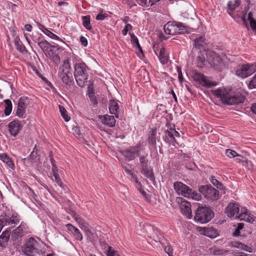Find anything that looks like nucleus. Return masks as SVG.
Returning a JSON list of instances; mask_svg holds the SVG:
<instances>
[{"mask_svg": "<svg viewBox=\"0 0 256 256\" xmlns=\"http://www.w3.org/2000/svg\"><path fill=\"white\" fill-rule=\"evenodd\" d=\"M205 39L203 36H200L198 38L194 40V44L195 47L198 49H200L203 48L205 44Z\"/></svg>", "mask_w": 256, "mask_h": 256, "instance_id": "obj_34", "label": "nucleus"}, {"mask_svg": "<svg viewBox=\"0 0 256 256\" xmlns=\"http://www.w3.org/2000/svg\"><path fill=\"white\" fill-rule=\"evenodd\" d=\"M8 126L10 134L14 136H16L22 128V126L18 120L12 121Z\"/></svg>", "mask_w": 256, "mask_h": 256, "instance_id": "obj_18", "label": "nucleus"}, {"mask_svg": "<svg viewBox=\"0 0 256 256\" xmlns=\"http://www.w3.org/2000/svg\"><path fill=\"white\" fill-rule=\"evenodd\" d=\"M0 220L6 226L14 227L20 220L19 215L16 212L6 209L0 215Z\"/></svg>", "mask_w": 256, "mask_h": 256, "instance_id": "obj_5", "label": "nucleus"}, {"mask_svg": "<svg viewBox=\"0 0 256 256\" xmlns=\"http://www.w3.org/2000/svg\"><path fill=\"white\" fill-rule=\"evenodd\" d=\"M73 132L76 136L78 135L80 136V130L78 128H73Z\"/></svg>", "mask_w": 256, "mask_h": 256, "instance_id": "obj_62", "label": "nucleus"}, {"mask_svg": "<svg viewBox=\"0 0 256 256\" xmlns=\"http://www.w3.org/2000/svg\"><path fill=\"white\" fill-rule=\"evenodd\" d=\"M47 57L50 58L56 64H58L60 62V58L57 54L50 49L45 54Z\"/></svg>", "mask_w": 256, "mask_h": 256, "instance_id": "obj_27", "label": "nucleus"}, {"mask_svg": "<svg viewBox=\"0 0 256 256\" xmlns=\"http://www.w3.org/2000/svg\"><path fill=\"white\" fill-rule=\"evenodd\" d=\"M211 182L216 186L218 188L222 189V184L214 177H212L210 179Z\"/></svg>", "mask_w": 256, "mask_h": 256, "instance_id": "obj_45", "label": "nucleus"}, {"mask_svg": "<svg viewBox=\"0 0 256 256\" xmlns=\"http://www.w3.org/2000/svg\"><path fill=\"white\" fill-rule=\"evenodd\" d=\"M4 102L6 105L4 113L6 116H8L10 114L12 110V104L11 101L8 99L4 100Z\"/></svg>", "mask_w": 256, "mask_h": 256, "instance_id": "obj_32", "label": "nucleus"}, {"mask_svg": "<svg viewBox=\"0 0 256 256\" xmlns=\"http://www.w3.org/2000/svg\"><path fill=\"white\" fill-rule=\"evenodd\" d=\"M30 233L28 226L22 222L20 225L13 230L11 234V240L16 242H20L23 236Z\"/></svg>", "mask_w": 256, "mask_h": 256, "instance_id": "obj_9", "label": "nucleus"}, {"mask_svg": "<svg viewBox=\"0 0 256 256\" xmlns=\"http://www.w3.org/2000/svg\"><path fill=\"white\" fill-rule=\"evenodd\" d=\"M250 27L254 31L256 32V21L251 22Z\"/></svg>", "mask_w": 256, "mask_h": 256, "instance_id": "obj_63", "label": "nucleus"}, {"mask_svg": "<svg viewBox=\"0 0 256 256\" xmlns=\"http://www.w3.org/2000/svg\"><path fill=\"white\" fill-rule=\"evenodd\" d=\"M10 232L8 230L4 231L0 236V246L2 248H5L7 245L10 240Z\"/></svg>", "mask_w": 256, "mask_h": 256, "instance_id": "obj_22", "label": "nucleus"}, {"mask_svg": "<svg viewBox=\"0 0 256 256\" xmlns=\"http://www.w3.org/2000/svg\"><path fill=\"white\" fill-rule=\"evenodd\" d=\"M119 109V106L116 101L112 100L110 102L109 110L110 114H114L116 118H118V112Z\"/></svg>", "mask_w": 256, "mask_h": 256, "instance_id": "obj_25", "label": "nucleus"}, {"mask_svg": "<svg viewBox=\"0 0 256 256\" xmlns=\"http://www.w3.org/2000/svg\"><path fill=\"white\" fill-rule=\"evenodd\" d=\"M206 56L207 61L214 69L220 70L224 66L222 59L215 52H206Z\"/></svg>", "mask_w": 256, "mask_h": 256, "instance_id": "obj_10", "label": "nucleus"}, {"mask_svg": "<svg viewBox=\"0 0 256 256\" xmlns=\"http://www.w3.org/2000/svg\"><path fill=\"white\" fill-rule=\"evenodd\" d=\"M80 41L84 46H86L88 45V40L85 37L82 36L80 38Z\"/></svg>", "mask_w": 256, "mask_h": 256, "instance_id": "obj_59", "label": "nucleus"}, {"mask_svg": "<svg viewBox=\"0 0 256 256\" xmlns=\"http://www.w3.org/2000/svg\"><path fill=\"white\" fill-rule=\"evenodd\" d=\"M140 166L142 167L143 166H147L148 160L144 156H141L140 158Z\"/></svg>", "mask_w": 256, "mask_h": 256, "instance_id": "obj_51", "label": "nucleus"}, {"mask_svg": "<svg viewBox=\"0 0 256 256\" xmlns=\"http://www.w3.org/2000/svg\"><path fill=\"white\" fill-rule=\"evenodd\" d=\"M102 120L104 124L109 127L114 126L116 124V120L113 116L105 115Z\"/></svg>", "mask_w": 256, "mask_h": 256, "instance_id": "obj_24", "label": "nucleus"}, {"mask_svg": "<svg viewBox=\"0 0 256 256\" xmlns=\"http://www.w3.org/2000/svg\"><path fill=\"white\" fill-rule=\"evenodd\" d=\"M142 168L141 172L147 178L152 182L154 180V176L152 168L147 166H143Z\"/></svg>", "mask_w": 256, "mask_h": 256, "instance_id": "obj_20", "label": "nucleus"}, {"mask_svg": "<svg viewBox=\"0 0 256 256\" xmlns=\"http://www.w3.org/2000/svg\"><path fill=\"white\" fill-rule=\"evenodd\" d=\"M160 47H161L160 46L157 44H155L153 45V50H154V53L156 54V56H158V50L160 49Z\"/></svg>", "mask_w": 256, "mask_h": 256, "instance_id": "obj_58", "label": "nucleus"}, {"mask_svg": "<svg viewBox=\"0 0 256 256\" xmlns=\"http://www.w3.org/2000/svg\"><path fill=\"white\" fill-rule=\"evenodd\" d=\"M107 16L108 14H106L100 13L98 14L96 16V20H104Z\"/></svg>", "mask_w": 256, "mask_h": 256, "instance_id": "obj_55", "label": "nucleus"}, {"mask_svg": "<svg viewBox=\"0 0 256 256\" xmlns=\"http://www.w3.org/2000/svg\"><path fill=\"white\" fill-rule=\"evenodd\" d=\"M68 60H65L60 68V75L64 83L69 84L73 81L72 74Z\"/></svg>", "mask_w": 256, "mask_h": 256, "instance_id": "obj_8", "label": "nucleus"}, {"mask_svg": "<svg viewBox=\"0 0 256 256\" xmlns=\"http://www.w3.org/2000/svg\"><path fill=\"white\" fill-rule=\"evenodd\" d=\"M66 227L78 240L81 241L82 240V235L78 228L70 224H66Z\"/></svg>", "mask_w": 256, "mask_h": 256, "instance_id": "obj_19", "label": "nucleus"}, {"mask_svg": "<svg viewBox=\"0 0 256 256\" xmlns=\"http://www.w3.org/2000/svg\"><path fill=\"white\" fill-rule=\"evenodd\" d=\"M72 217L82 230L84 231V230L90 228L88 224L78 214H74L72 216Z\"/></svg>", "mask_w": 256, "mask_h": 256, "instance_id": "obj_21", "label": "nucleus"}, {"mask_svg": "<svg viewBox=\"0 0 256 256\" xmlns=\"http://www.w3.org/2000/svg\"><path fill=\"white\" fill-rule=\"evenodd\" d=\"M164 251L168 254V256H172V249L170 246H166Z\"/></svg>", "mask_w": 256, "mask_h": 256, "instance_id": "obj_56", "label": "nucleus"}, {"mask_svg": "<svg viewBox=\"0 0 256 256\" xmlns=\"http://www.w3.org/2000/svg\"><path fill=\"white\" fill-rule=\"evenodd\" d=\"M248 87L250 89L256 88V74L252 78V79L250 82Z\"/></svg>", "mask_w": 256, "mask_h": 256, "instance_id": "obj_47", "label": "nucleus"}, {"mask_svg": "<svg viewBox=\"0 0 256 256\" xmlns=\"http://www.w3.org/2000/svg\"><path fill=\"white\" fill-rule=\"evenodd\" d=\"M38 44L45 54H46V52L49 50V48L52 46L46 40H42L40 42H38Z\"/></svg>", "mask_w": 256, "mask_h": 256, "instance_id": "obj_36", "label": "nucleus"}, {"mask_svg": "<svg viewBox=\"0 0 256 256\" xmlns=\"http://www.w3.org/2000/svg\"><path fill=\"white\" fill-rule=\"evenodd\" d=\"M14 44L16 48L20 52H23L25 51L26 48L18 36H16L14 38Z\"/></svg>", "mask_w": 256, "mask_h": 256, "instance_id": "obj_31", "label": "nucleus"}, {"mask_svg": "<svg viewBox=\"0 0 256 256\" xmlns=\"http://www.w3.org/2000/svg\"><path fill=\"white\" fill-rule=\"evenodd\" d=\"M212 94L216 98H220L224 104L236 105L242 103L244 96L239 92H232L231 90L220 88L212 90Z\"/></svg>", "mask_w": 256, "mask_h": 256, "instance_id": "obj_1", "label": "nucleus"}, {"mask_svg": "<svg viewBox=\"0 0 256 256\" xmlns=\"http://www.w3.org/2000/svg\"><path fill=\"white\" fill-rule=\"evenodd\" d=\"M16 115L21 118H25L26 109L24 108H19L18 106V108L16 112Z\"/></svg>", "mask_w": 256, "mask_h": 256, "instance_id": "obj_42", "label": "nucleus"}, {"mask_svg": "<svg viewBox=\"0 0 256 256\" xmlns=\"http://www.w3.org/2000/svg\"><path fill=\"white\" fill-rule=\"evenodd\" d=\"M141 150H142L141 147L140 146H137L122 150L121 152L128 161H130L139 156L141 154Z\"/></svg>", "mask_w": 256, "mask_h": 256, "instance_id": "obj_14", "label": "nucleus"}, {"mask_svg": "<svg viewBox=\"0 0 256 256\" xmlns=\"http://www.w3.org/2000/svg\"><path fill=\"white\" fill-rule=\"evenodd\" d=\"M0 160L6 163L8 168H14L15 166L12 159L6 153L0 154Z\"/></svg>", "mask_w": 256, "mask_h": 256, "instance_id": "obj_26", "label": "nucleus"}, {"mask_svg": "<svg viewBox=\"0 0 256 256\" xmlns=\"http://www.w3.org/2000/svg\"><path fill=\"white\" fill-rule=\"evenodd\" d=\"M107 256H122L118 251L115 250L112 246H108L106 252Z\"/></svg>", "mask_w": 256, "mask_h": 256, "instance_id": "obj_35", "label": "nucleus"}, {"mask_svg": "<svg viewBox=\"0 0 256 256\" xmlns=\"http://www.w3.org/2000/svg\"><path fill=\"white\" fill-rule=\"evenodd\" d=\"M142 187H140V186H136V188L137 189L140 191V192L141 193V194L144 196L146 200H148V197L147 196L146 192H144V190H142Z\"/></svg>", "mask_w": 256, "mask_h": 256, "instance_id": "obj_54", "label": "nucleus"}, {"mask_svg": "<svg viewBox=\"0 0 256 256\" xmlns=\"http://www.w3.org/2000/svg\"><path fill=\"white\" fill-rule=\"evenodd\" d=\"M89 98L91 100V102L94 104H96L98 102H97V100L96 98V96H94V94L92 92V93H89Z\"/></svg>", "mask_w": 256, "mask_h": 256, "instance_id": "obj_57", "label": "nucleus"}, {"mask_svg": "<svg viewBox=\"0 0 256 256\" xmlns=\"http://www.w3.org/2000/svg\"><path fill=\"white\" fill-rule=\"evenodd\" d=\"M234 255V256H249L248 254L242 252H236Z\"/></svg>", "mask_w": 256, "mask_h": 256, "instance_id": "obj_64", "label": "nucleus"}, {"mask_svg": "<svg viewBox=\"0 0 256 256\" xmlns=\"http://www.w3.org/2000/svg\"><path fill=\"white\" fill-rule=\"evenodd\" d=\"M82 25L87 30H90L92 29L90 25V16H82Z\"/></svg>", "mask_w": 256, "mask_h": 256, "instance_id": "obj_33", "label": "nucleus"}, {"mask_svg": "<svg viewBox=\"0 0 256 256\" xmlns=\"http://www.w3.org/2000/svg\"><path fill=\"white\" fill-rule=\"evenodd\" d=\"M177 70L178 72V78L179 80L182 83L184 81V78H183L181 68L179 67H177Z\"/></svg>", "mask_w": 256, "mask_h": 256, "instance_id": "obj_53", "label": "nucleus"}, {"mask_svg": "<svg viewBox=\"0 0 256 256\" xmlns=\"http://www.w3.org/2000/svg\"><path fill=\"white\" fill-rule=\"evenodd\" d=\"M138 4L143 6H146L147 4L148 3V0H138Z\"/></svg>", "mask_w": 256, "mask_h": 256, "instance_id": "obj_61", "label": "nucleus"}, {"mask_svg": "<svg viewBox=\"0 0 256 256\" xmlns=\"http://www.w3.org/2000/svg\"><path fill=\"white\" fill-rule=\"evenodd\" d=\"M205 60L200 56L197 57V66L200 68H202L204 65Z\"/></svg>", "mask_w": 256, "mask_h": 256, "instance_id": "obj_49", "label": "nucleus"}, {"mask_svg": "<svg viewBox=\"0 0 256 256\" xmlns=\"http://www.w3.org/2000/svg\"><path fill=\"white\" fill-rule=\"evenodd\" d=\"M58 108H59L60 112L61 114V116H62V117L64 118V119L66 122H68L70 120V118L66 114V110L64 108L63 106H62L60 105L58 106Z\"/></svg>", "mask_w": 256, "mask_h": 256, "instance_id": "obj_40", "label": "nucleus"}, {"mask_svg": "<svg viewBox=\"0 0 256 256\" xmlns=\"http://www.w3.org/2000/svg\"><path fill=\"white\" fill-rule=\"evenodd\" d=\"M156 130H152L151 132H150L148 138V141L151 144H156Z\"/></svg>", "mask_w": 256, "mask_h": 256, "instance_id": "obj_39", "label": "nucleus"}, {"mask_svg": "<svg viewBox=\"0 0 256 256\" xmlns=\"http://www.w3.org/2000/svg\"><path fill=\"white\" fill-rule=\"evenodd\" d=\"M49 156L50 158V160L52 166V170H58L56 165V160H54L52 156V152H50L49 153Z\"/></svg>", "mask_w": 256, "mask_h": 256, "instance_id": "obj_46", "label": "nucleus"}, {"mask_svg": "<svg viewBox=\"0 0 256 256\" xmlns=\"http://www.w3.org/2000/svg\"><path fill=\"white\" fill-rule=\"evenodd\" d=\"M164 30L168 34H177L188 32V27L181 22H169L164 26Z\"/></svg>", "mask_w": 256, "mask_h": 256, "instance_id": "obj_6", "label": "nucleus"}, {"mask_svg": "<svg viewBox=\"0 0 256 256\" xmlns=\"http://www.w3.org/2000/svg\"><path fill=\"white\" fill-rule=\"evenodd\" d=\"M199 192L206 198L212 200H217L220 198L218 191L211 186H202L199 188Z\"/></svg>", "mask_w": 256, "mask_h": 256, "instance_id": "obj_11", "label": "nucleus"}, {"mask_svg": "<svg viewBox=\"0 0 256 256\" xmlns=\"http://www.w3.org/2000/svg\"><path fill=\"white\" fill-rule=\"evenodd\" d=\"M131 38V42L134 46H136L140 52H142V48H141L138 38L134 36V34L130 33Z\"/></svg>", "mask_w": 256, "mask_h": 256, "instance_id": "obj_38", "label": "nucleus"}, {"mask_svg": "<svg viewBox=\"0 0 256 256\" xmlns=\"http://www.w3.org/2000/svg\"><path fill=\"white\" fill-rule=\"evenodd\" d=\"M240 4V0H230L228 4L227 12L232 16V12L234 11Z\"/></svg>", "mask_w": 256, "mask_h": 256, "instance_id": "obj_23", "label": "nucleus"}, {"mask_svg": "<svg viewBox=\"0 0 256 256\" xmlns=\"http://www.w3.org/2000/svg\"><path fill=\"white\" fill-rule=\"evenodd\" d=\"M193 78L196 81L198 82L202 86L208 88H210L212 86H215L216 84V82H211L206 79L204 75L199 72L194 73Z\"/></svg>", "mask_w": 256, "mask_h": 256, "instance_id": "obj_17", "label": "nucleus"}, {"mask_svg": "<svg viewBox=\"0 0 256 256\" xmlns=\"http://www.w3.org/2000/svg\"><path fill=\"white\" fill-rule=\"evenodd\" d=\"M174 188L176 192L186 198L190 196L191 188L180 182H177L174 184Z\"/></svg>", "mask_w": 256, "mask_h": 256, "instance_id": "obj_15", "label": "nucleus"}, {"mask_svg": "<svg viewBox=\"0 0 256 256\" xmlns=\"http://www.w3.org/2000/svg\"><path fill=\"white\" fill-rule=\"evenodd\" d=\"M28 102L29 100L28 97H22L19 100L18 106L19 108L26 109Z\"/></svg>", "mask_w": 256, "mask_h": 256, "instance_id": "obj_37", "label": "nucleus"}, {"mask_svg": "<svg viewBox=\"0 0 256 256\" xmlns=\"http://www.w3.org/2000/svg\"><path fill=\"white\" fill-rule=\"evenodd\" d=\"M225 212L230 218L244 220L249 223H253L256 218L246 208H242L240 210L238 204L234 202L228 204L226 208Z\"/></svg>", "mask_w": 256, "mask_h": 256, "instance_id": "obj_2", "label": "nucleus"}, {"mask_svg": "<svg viewBox=\"0 0 256 256\" xmlns=\"http://www.w3.org/2000/svg\"><path fill=\"white\" fill-rule=\"evenodd\" d=\"M129 175L131 176L132 179L136 182L137 185L140 186V187L142 186L141 182L138 180L137 176L136 174L132 172Z\"/></svg>", "mask_w": 256, "mask_h": 256, "instance_id": "obj_50", "label": "nucleus"}, {"mask_svg": "<svg viewBox=\"0 0 256 256\" xmlns=\"http://www.w3.org/2000/svg\"><path fill=\"white\" fill-rule=\"evenodd\" d=\"M226 154L230 158H234L236 156H240L236 151L230 149L226 150Z\"/></svg>", "mask_w": 256, "mask_h": 256, "instance_id": "obj_44", "label": "nucleus"}, {"mask_svg": "<svg viewBox=\"0 0 256 256\" xmlns=\"http://www.w3.org/2000/svg\"><path fill=\"white\" fill-rule=\"evenodd\" d=\"M214 214L212 210L208 207H198L194 216V218L202 224H205L209 221L213 217Z\"/></svg>", "mask_w": 256, "mask_h": 256, "instance_id": "obj_7", "label": "nucleus"}, {"mask_svg": "<svg viewBox=\"0 0 256 256\" xmlns=\"http://www.w3.org/2000/svg\"><path fill=\"white\" fill-rule=\"evenodd\" d=\"M40 29L46 34L50 38H52V39H54V40H60V38L58 36H57L55 34H54V33H52V32H51L50 30H48L46 28H45L44 26L42 25V24H40Z\"/></svg>", "mask_w": 256, "mask_h": 256, "instance_id": "obj_30", "label": "nucleus"}, {"mask_svg": "<svg viewBox=\"0 0 256 256\" xmlns=\"http://www.w3.org/2000/svg\"><path fill=\"white\" fill-rule=\"evenodd\" d=\"M190 196L187 197L188 198H191L196 200H199L202 198L201 195L200 194H198L196 192L193 191L192 189H191V192H190Z\"/></svg>", "mask_w": 256, "mask_h": 256, "instance_id": "obj_41", "label": "nucleus"}, {"mask_svg": "<svg viewBox=\"0 0 256 256\" xmlns=\"http://www.w3.org/2000/svg\"><path fill=\"white\" fill-rule=\"evenodd\" d=\"M74 76L76 82L80 87L90 86L88 67L84 62L76 63L74 66Z\"/></svg>", "mask_w": 256, "mask_h": 256, "instance_id": "obj_3", "label": "nucleus"}, {"mask_svg": "<svg viewBox=\"0 0 256 256\" xmlns=\"http://www.w3.org/2000/svg\"><path fill=\"white\" fill-rule=\"evenodd\" d=\"M256 71V66L254 64H242L236 72V74L242 78H246Z\"/></svg>", "mask_w": 256, "mask_h": 256, "instance_id": "obj_13", "label": "nucleus"}, {"mask_svg": "<svg viewBox=\"0 0 256 256\" xmlns=\"http://www.w3.org/2000/svg\"><path fill=\"white\" fill-rule=\"evenodd\" d=\"M232 246L233 248L243 250L250 252H253V250L252 248H250L248 246L245 245L240 242H234L232 243Z\"/></svg>", "mask_w": 256, "mask_h": 256, "instance_id": "obj_28", "label": "nucleus"}, {"mask_svg": "<svg viewBox=\"0 0 256 256\" xmlns=\"http://www.w3.org/2000/svg\"><path fill=\"white\" fill-rule=\"evenodd\" d=\"M177 200L178 202H179L180 200V207L182 214L188 218H191L192 216V214L190 202L185 200H183L182 198H179Z\"/></svg>", "mask_w": 256, "mask_h": 256, "instance_id": "obj_16", "label": "nucleus"}, {"mask_svg": "<svg viewBox=\"0 0 256 256\" xmlns=\"http://www.w3.org/2000/svg\"><path fill=\"white\" fill-rule=\"evenodd\" d=\"M52 175L54 178L55 182L64 190H66V186L62 182L61 178L58 174V170H52Z\"/></svg>", "mask_w": 256, "mask_h": 256, "instance_id": "obj_29", "label": "nucleus"}, {"mask_svg": "<svg viewBox=\"0 0 256 256\" xmlns=\"http://www.w3.org/2000/svg\"><path fill=\"white\" fill-rule=\"evenodd\" d=\"M86 233V234L87 236L90 240H92L94 238V234L92 232L90 228L86 230H84Z\"/></svg>", "mask_w": 256, "mask_h": 256, "instance_id": "obj_48", "label": "nucleus"}, {"mask_svg": "<svg viewBox=\"0 0 256 256\" xmlns=\"http://www.w3.org/2000/svg\"><path fill=\"white\" fill-rule=\"evenodd\" d=\"M248 19L250 21V26H251V22H252L254 21H256L252 18V12H248Z\"/></svg>", "mask_w": 256, "mask_h": 256, "instance_id": "obj_60", "label": "nucleus"}, {"mask_svg": "<svg viewBox=\"0 0 256 256\" xmlns=\"http://www.w3.org/2000/svg\"><path fill=\"white\" fill-rule=\"evenodd\" d=\"M180 139L179 133L177 132L174 128V125L171 126L165 130L164 141L166 142L174 144H177L179 142V140Z\"/></svg>", "mask_w": 256, "mask_h": 256, "instance_id": "obj_12", "label": "nucleus"}, {"mask_svg": "<svg viewBox=\"0 0 256 256\" xmlns=\"http://www.w3.org/2000/svg\"><path fill=\"white\" fill-rule=\"evenodd\" d=\"M24 254L28 256H36L42 254L40 244L33 238H30L22 248Z\"/></svg>", "mask_w": 256, "mask_h": 256, "instance_id": "obj_4", "label": "nucleus"}, {"mask_svg": "<svg viewBox=\"0 0 256 256\" xmlns=\"http://www.w3.org/2000/svg\"><path fill=\"white\" fill-rule=\"evenodd\" d=\"M132 28V26L130 24H126L124 29L122 30V34L124 36L126 35L128 31Z\"/></svg>", "mask_w": 256, "mask_h": 256, "instance_id": "obj_52", "label": "nucleus"}, {"mask_svg": "<svg viewBox=\"0 0 256 256\" xmlns=\"http://www.w3.org/2000/svg\"><path fill=\"white\" fill-rule=\"evenodd\" d=\"M157 56L158 57L159 60L162 64H165L168 62V56L167 53L162 55H158Z\"/></svg>", "mask_w": 256, "mask_h": 256, "instance_id": "obj_43", "label": "nucleus"}]
</instances>
